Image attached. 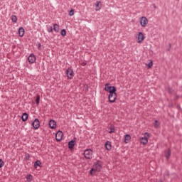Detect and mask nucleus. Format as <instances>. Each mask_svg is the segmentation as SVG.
Segmentation results:
<instances>
[{
  "instance_id": "nucleus-32",
  "label": "nucleus",
  "mask_w": 182,
  "mask_h": 182,
  "mask_svg": "<svg viewBox=\"0 0 182 182\" xmlns=\"http://www.w3.org/2000/svg\"><path fill=\"white\" fill-rule=\"evenodd\" d=\"M38 46H41V43L38 44Z\"/></svg>"
},
{
  "instance_id": "nucleus-6",
  "label": "nucleus",
  "mask_w": 182,
  "mask_h": 182,
  "mask_svg": "<svg viewBox=\"0 0 182 182\" xmlns=\"http://www.w3.org/2000/svg\"><path fill=\"white\" fill-rule=\"evenodd\" d=\"M140 23L143 28H146L147 23H149V20L145 16H142L140 20Z\"/></svg>"
},
{
  "instance_id": "nucleus-35",
  "label": "nucleus",
  "mask_w": 182,
  "mask_h": 182,
  "mask_svg": "<svg viewBox=\"0 0 182 182\" xmlns=\"http://www.w3.org/2000/svg\"><path fill=\"white\" fill-rule=\"evenodd\" d=\"M160 182H163V181H160Z\"/></svg>"
},
{
  "instance_id": "nucleus-31",
  "label": "nucleus",
  "mask_w": 182,
  "mask_h": 182,
  "mask_svg": "<svg viewBox=\"0 0 182 182\" xmlns=\"http://www.w3.org/2000/svg\"><path fill=\"white\" fill-rule=\"evenodd\" d=\"M48 32H50V33L53 32V27L50 26L49 30H48Z\"/></svg>"
},
{
  "instance_id": "nucleus-7",
  "label": "nucleus",
  "mask_w": 182,
  "mask_h": 182,
  "mask_svg": "<svg viewBox=\"0 0 182 182\" xmlns=\"http://www.w3.org/2000/svg\"><path fill=\"white\" fill-rule=\"evenodd\" d=\"M117 98V95L116 92L109 94V100L111 103H114L116 102V99Z\"/></svg>"
},
{
  "instance_id": "nucleus-28",
  "label": "nucleus",
  "mask_w": 182,
  "mask_h": 182,
  "mask_svg": "<svg viewBox=\"0 0 182 182\" xmlns=\"http://www.w3.org/2000/svg\"><path fill=\"white\" fill-rule=\"evenodd\" d=\"M39 100H41V97L38 95L36 100V105H39Z\"/></svg>"
},
{
  "instance_id": "nucleus-4",
  "label": "nucleus",
  "mask_w": 182,
  "mask_h": 182,
  "mask_svg": "<svg viewBox=\"0 0 182 182\" xmlns=\"http://www.w3.org/2000/svg\"><path fill=\"white\" fill-rule=\"evenodd\" d=\"M105 90L106 92H109V95L112 93H116V87L110 86V84L105 85Z\"/></svg>"
},
{
  "instance_id": "nucleus-23",
  "label": "nucleus",
  "mask_w": 182,
  "mask_h": 182,
  "mask_svg": "<svg viewBox=\"0 0 182 182\" xmlns=\"http://www.w3.org/2000/svg\"><path fill=\"white\" fill-rule=\"evenodd\" d=\"M146 66H148V69H150L153 66V61L150 60L148 64H146Z\"/></svg>"
},
{
  "instance_id": "nucleus-33",
  "label": "nucleus",
  "mask_w": 182,
  "mask_h": 182,
  "mask_svg": "<svg viewBox=\"0 0 182 182\" xmlns=\"http://www.w3.org/2000/svg\"><path fill=\"white\" fill-rule=\"evenodd\" d=\"M169 46H171V44H169Z\"/></svg>"
},
{
  "instance_id": "nucleus-19",
  "label": "nucleus",
  "mask_w": 182,
  "mask_h": 182,
  "mask_svg": "<svg viewBox=\"0 0 182 182\" xmlns=\"http://www.w3.org/2000/svg\"><path fill=\"white\" fill-rule=\"evenodd\" d=\"M21 119L23 122H26V120H28V114L26 113H23L21 117Z\"/></svg>"
},
{
  "instance_id": "nucleus-26",
  "label": "nucleus",
  "mask_w": 182,
  "mask_h": 182,
  "mask_svg": "<svg viewBox=\"0 0 182 182\" xmlns=\"http://www.w3.org/2000/svg\"><path fill=\"white\" fill-rule=\"evenodd\" d=\"M26 180H27L28 182L32 181V175H28V176L26 177Z\"/></svg>"
},
{
  "instance_id": "nucleus-22",
  "label": "nucleus",
  "mask_w": 182,
  "mask_h": 182,
  "mask_svg": "<svg viewBox=\"0 0 182 182\" xmlns=\"http://www.w3.org/2000/svg\"><path fill=\"white\" fill-rule=\"evenodd\" d=\"M53 30H54L55 32H59V25L57 23L54 24Z\"/></svg>"
},
{
  "instance_id": "nucleus-25",
  "label": "nucleus",
  "mask_w": 182,
  "mask_h": 182,
  "mask_svg": "<svg viewBox=\"0 0 182 182\" xmlns=\"http://www.w3.org/2000/svg\"><path fill=\"white\" fill-rule=\"evenodd\" d=\"M60 35H61V36H66V30L62 29L60 31Z\"/></svg>"
},
{
  "instance_id": "nucleus-9",
  "label": "nucleus",
  "mask_w": 182,
  "mask_h": 182,
  "mask_svg": "<svg viewBox=\"0 0 182 182\" xmlns=\"http://www.w3.org/2000/svg\"><path fill=\"white\" fill-rule=\"evenodd\" d=\"M66 75L68 79H73L75 76V73H73V70H72L71 68H68L66 70Z\"/></svg>"
},
{
  "instance_id": "nucleus-20",
  "label": "nucleus",
  "mask_w": 182,
  "mask_h": 182,
  "mask_svg": "<svg viewBox=\"0 0 182 182\" xmlns=\"http://www.w3.org/2000/svg\"><path fill=\"white\" fill-rule=\"evenodd\" d=\"M41 166H42V163H41V161H36L35 162V164H34L35 168H38V166L41 167Z\"/></svg>"
},
{
  "instance_id": "nucleus-34",
  "label": "nucleus",
  "mask_w": 182,
  "mask_h": 182,
  "mask_svg": "<svg viewBox=\"0 0 182 182\" xmlns=\"http://www.w3.org/2000/svg\"><path fill=\"white\" fill-rule=\"evenodd\" d=\"M38 49H41V47H38Z\"/></svg>"
},
{
  "instance_id": "nucleus-1",
  "label": "nucleus",
  "mask_w": 182,
  "mask_h": 182,
  "mask_svg": "<svg viewBox=\"0 0 182 182\" xmlns=\"http://www.w3.org/2000/svg\"><path fill=\"white\" fill-rule=\"evenodd\" d=\"M100 170H102V162H100V161H97V162L95 163L93 168L90 170V174L94 176L95 173H99Z\"/></svg>"
},
{
  "instance_id": "nucleus-2",
  "label": "nucleus",
  "mask_w": 182,
  "mask_h": 182,
  "mask_svg": "<svg viewBox=\"0 0 182 182\" xmlns=\"http://www.w3.org/2000/svg\"><path fill=\"white\" fill-rule=\"evenodd\" d=\"M149 139H150V134L149 132H146L143 134V136L139 139L140 143L146 145L149 143Z\"/></svg>"
},
{
  "instance_id": "nucleus-3",
  "label": "nucleus",
  "mask_w": 182,
  "mask_h": 182,
  "mask_svg": "<svg viewBox=\"0 0 182 182\" xmlns=\"http://www.w3.org/2000/svg\"><path fill=\"white\" fill-rule=\"evenodd\" d=\"M84 156L88 160H92L93 158V151L90 149H86L84 151Z\"/></svg>"
},
{
  "instance_id": "nucleus-24",
  "label": "nucleus",
  "mask_w": 182,
  "mask_h": 182,
  "mask_svg": "<svg viewBox=\"0 0 182 182\" xmlns=\"http://www.w3.org/2000/svg\"><path fill=\"white\" fill-rule=\"evenodd\" d=\"M159 124H160V122L158 120L154 121V127H156L157 129V127H159Z\"/></svg>"
},
{
  "instance_id": "nucleus-30",
  "label": "nucleus",
  "mask_w": 182,
  "mask_h": 182,
  "mask_svg": "<svg viewBox=\"0 0 182 182\" xmlns=\"http://www.w3.org/2000/svg\"><path fill=\"white\" fill-rule=\"evenodd\" d=\"M100 4V1H96V3H95V6H96V8H99Z\"/></svg>"
},
{
  "instance_id": "nucleus-8",
  "label": "nucleus",
  "mask_w": 182,
  "mask_h": 182,
  "mask_svg": "<svg viewBox=\"0 0 182 182\" xmlns=\"http://www.w3.org/2000/svg\"><path fill=\"white\" fill-rule=\"evenodd\" d=\"M28 61L30 65H33V63H35L36 62V57L33 54H31L28 58Z\"/></svg>"
},
{
  "instance_id": "nucleus-18",
  "label": "nucleus",
  "mask_w": 182,
  "mask_h": 182,
  "mask_svg": "<svg viewBox=\"0 0 182 182\" xmlns=\"http://www.w3.org/2000/svg\"><path fill=\"white\" fill-rule=\"evenodd\" d=\"M105 149L107 150H112V144L110 143V141H107V143L105 144Z\"/></svg>"
},
{
  "instance_id": "nucleus-15",
  "label": "nucleus",
  "mask_w": 182,
  "mask_h": 182,
  "mask_svg": "<svg viewBox=\"0 0 182 182\" xmlns=\"http://www.w3.org/2000/svg\"><path fill=\"white\" fill-rule=\"evenodd\" d=\"M144 40V35L143 34V33L139 32L138 34V42H143V41Z\"/></svg>"
},
{
  "instance_id": "nucleus-29",
  "label": "nucleus",
  "mask_w": 182,
  "mask_h": 182,
  "mask_svg": "<svg viewBox=\"0 0 182 182\" xmlns=\"http://www.w3.org/2000/svg\"><path fill=\"white\" fill-rule=\"evenodd\" d=\"M4 161H2V159H0V168H2V167H4Z\"/></svg>"
},
{
  "instance_id": "nucleus-5",
  "label": "nucleus",
  "mask_w": 182,
  "mask_h": 182,
  "mask_svg": "<svg viewBox=\"0 0 182 182\" xmlns=\"http://www.w3.org/2000/svg\"><path fill=\"white\" fill-rule=\"evenodd\" d=\"M32 126L35 130H38L39 127H41V122H39V119L38 118L35 119L33 122L32 123Z\"/></svg>"
},
{
  "instance_id": "nucleus-11",
  "label": "nucleus",
  "mask_w": 182,
  "mask_h": 182,
  "mask_svg": "<svg viewBox=\"0 0 182 182\" xmlns=\"http://www.w3.org/2000/svg\"><path fill=\"white\" fill-rule=\"evenodd\" d=\"M107 132L110 134L114 133V132H116V129L114 128V126H113L112 124H109L107 127Z\"/></svg>"
},
{
  "instance_id": "nucleus-13",
  "label": "nucleus",
  "mask_w": 182,
  "mask_h": 182,
  "mask_svg": "<svg viewBox=\"0 0 182 182\" xmlns=\"http://www.w3.org/2000/svg\"><path fill=\"white\" fill-rule=\"evenodd\" d=\"M49 126L50 129H55L56 128V122L53 119H50L49 122Z\"/></svg>"
},
{
  "instance_id": "nucleus-27",
  "label": "nucleus",
  "mask_w": 182,
  "mask_h": 182,
  "mask_svg": "<svg viewBox=\"0 0 182 182\" xmlns=\"http://www.w3.org/2000/svg\"><path fill=\"white\" fill-rule=\"evenodd\" d=\"M75 15V10L71 9L69 12V16H73Z\"/></svg>"
},
{
  "instance_id": "nucleus-21",
  "label": "nucleus",
  "mask_w": 182,
  "mask_h": 182,
  "mask_svg": "<svg viewBox=\"0 0 182 182\" xmlns=\"http://www.w3.org/2000/svg\"><path fill=\"white\" fill-rule=\"evenodd\" d=\"M11 21L14 23H16V22H18V17H16V16H15V15H12L11 16Z\"/></svg>"
},
{
  "instance_id": "nucleus-14",
  "label": "nucleus",
  "mask_w": 182,
  "mask_h": 182,
  "mask_svg": "<svg viewBox=\"0 0 182 182\" xmlns=\"http://www.w3.org/2000/svg\"><path fill=\"white\" fill-rule=\"evenodd\" d=\"M18 35L21 38H22L23 36V35H25V29H23V27H20L18 28Z\"/></svg>"
},
{
  "instance_id": "nucleus-17",
  "label": "nucleus",
  "mask_w": 182,
  "mask_h": 182,
  "mask_svg": "<svg viewBox=\"0 0 182 182\" xmlns=\"http://www.w3.org/2000/svg\"><path fill=\"white\" fill-rule=\"evenodd\" d=\"M75 141L72 140L70 142H68V148L69 149H73V147H75Z\"/></svg>"
},
{
  "instance_id": "nucleus-16",
  "label": "nucleus",
  "mask_w": 182,
  "mask_h": 182,
  "mask_svg": "<svg viewBox=\"0 0 182 182\" xmlns=\"http://www.w3.org/2000/svg\"><path fill=\"white\" fill-rule=\"evenodd\" d=\"M132 139V136L129 134H126L124 136V143L127 144V143H129L130 140Z\"/></svg>"
},
{
  "instance_id": "nucleus-12",
  "label": "nucleus",
  "mask_w": 182,
  "mask_h": 182,
  "mask_svg": "<svg viewBox=\"0 0 182 182\" xmlns=\"http://www.w3.org/2000/svg\"><path fill=\"white\" fill-rule=\"evenodd\" d=\"M164 154L166 160H168V159H170V156H171V151L170 149L165 150Z\"/></svg>"
},
{
  "instance_id": "nucleus-10",
  "label": "nucleus",
  "mask_w": 182,
  "mask_h": 182,
  "mask_svg": "<svg viewBox=\"0 0 182 182\" xmlns=\"http://www.w3.org/2000/svg\"><path fill=\"white\" fill-rule=\"evenodd\" d=\"M63 138V132H62V131H58L55 134V140H57V141H60V140H62Z\"/></svg>"
}]
</instances>
